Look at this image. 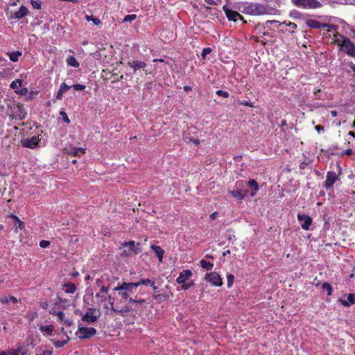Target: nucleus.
Segmentation results:
<instances>
[{"instance_id":"obj_39","label":"nucleus","mask_w":355,"mask_h":355,"mask_svg":"<svg viewBox=\"0 0 355 355\" xmlns=\"http://www.w3.org/2000/svg\"><path fill=\"white\" fill-rule=\"evenodd\" d=\"M26 317L29 321H33L37 317V312H28Z\"/></svg>"},{"instance_id":"obj_30","label":"nucleus","mask_w":355,"mask_h":355,"mask_svg":"<svg viewBox=\"0 0 355 355\" xmlns=\"http://www.w3.org/2000/svg\"><path fill=\"white\" fill-rule=\"evenodd\" d=\"M200 266L202 268L205 269L206 270H211L214 267V264L212 263L207 261L203 259L200 261Z\"/></svg>"},{"instance_id":"obj_62","label":"nucleus","mask_w":355,"mask_h":355,"mask_svg":"<svg viewBox=\"0 0 355 355\" xmlns=\"http://www.w3.org/2000/svg\"><path fill=\"white\" fill-rule=\"evenodd\" d=\"M58 311H55L53 309L49 311L50 314L57 315Z\"/></svg>"},{"instance_id":"obj_48","label":"nucleus","mask_w":355,"mask_h":355,"mask_svg":"<svg viewBox=\"0 0 355 355\" xmlns=\"http://www.w3.org/2000/svg\"><path fill=\"white\" fill-rule=\"evenodd\" d=\"M71 87H73V89L76 91H81L85 89V86L81 84H76L71 86Z\"/></svg>"},{"instance_id":"obj_46","label":"nucleus","mask_w":355,"mask_h":355,"mask_svg":"<svg viewBox=\"0 0 355 355\" xmlns=\"http://www.w3.org/2000/svg\"><path fill=\"white\" fill-rule=\"evenodd\" d=\"M216 94L224 98H227L229 96V93L223 90H217Z\"/></svg>"},{"instance_id":"obj_56","label":"nucleus","mask_w":355,"mask_h":355,"mask_svg":"<svg viewBox=\"0 0 355 355\" xmlns=\"http://www.w3.org/2000/svg\"><path fill=\"white\" fill-rule=\"evenodd\" d=\"M62 94H63V92H61L60 89H59L57 93V96H56L57 99L61 100L62 98Z\"/></svg>"},{"instance_id":"obj_61","label":"nucleus","mask_w":355,"mask_h":355,"mask_svg":"<svg viewBox=\"0 0 355 355\" xmlns=\"http://www.w3.org/2000/svg\"><path fill=\"white\" fill-rule=\"evenodd\" d=\"M345 154L347 155H351L352 154V149H347L345 151Z\"/></svg>"},{"instance_id":"obj_59","label":"nucleus","mask_w":355,"mask_h":355,"mask_svg":"<svg viewBox=\"0 0 355 355\" xmlns=\"http://www.w3.org/2000/svg\"><path fill=\"white\" fill-rule=\"evenodd\" d=\"M217 215H218V212H217V211H215V212H214L213 214H211V216H210V218H211V220H215V219H216V216H217Z\"/></svg>"},{"instance_id":"obj_50","label":"nucleus","mask_w":355,"mask_h":355,"mask_svg":"<svg viewBox=\"0 0 355 355\" xmlns=\"http://www.w3.org/2000/svg\"><path fill=\"white\" fill-rule=\"evenodd\" d=\"M49 245H50V241H49L42 240V241L40 242V246L42 248H47Z\"/></svg>"},{"instance_id":"obj_11","label":"nucleus","mask_w":355,"mask_h":355,"mask_svg":"<svg viewBox=\"0 0 355 355\" xmlns=\"http://www.w3.org/2000/svg\"><path fill=\"white\" fill-rule=\"evenodd\" d=\"M338 180V176L335 172H328L324 182V186L327 189H329L333 187L334 183Z\"/></svg>"},{"instance_id":"obj_49","label":"nucleus","mask_w":355,"mask_h":355,"mask_svg":"<svg viewBox=\"0 0 355 355\" xmlns=\"http://www.w3.org/2000/svg\"><path fill=\"white\" fill-rule=\"evenodd\" d=\"M132 252H131L128 248V250L126 249H124L123 250V252L121 253V256L122 257H130L132 254Z\"/></svg>"},{"instance_id":"obj_10","label":"nucleus","mask_w":355,"mask_h":355,"mask_svg":"<svg viewBox=\"0 0 355 355\" xmlns=\"http://www.w3.org/2000/svg\"><path fill=\"white\" fill-rule=\"evenodd\" d=\"M41 137L40 135L33 136L31 138H25L21 140V145L26 148H35L38 146Z\"/></svg>"},{"instance_id":"obj_14","label":"nucleus","mask_w":355,"mask_h":355,"mask_svg":"<svg viewBox=\"0 0 355 355\" xmlns=\"http://www.w3.org/2000/svg\"><path fill=\"white\" fill-rule=\"evenodd\" d=\"M40 331L42 333V335L44 336H49L53 334V332L54 331V326L53 324H38Z\"/></svg>"},{"instance_id":"obj_24","label":"nucleus","mask_w":355,"mask_h":355,"mask_svg":"<svg viewBox=\"0 0 355 355\" xmlns=\"http://www.w3.org/2000/svg\"><path fill=\"white\" fill-rule=\"evenodd\" d=\"M85 153V149L83 148H73L69 152V154L73 156H81Z\"/></svg>"},{"instance_id":"obj_43","label":"nucleus","mask_w":355,"mask_h":355,"mask_svg":"<svg viewBox=\"0 0 355 355\" xmlns=\"http://www.w3.org/2000/svg\"><path fill=\"white\" fill-rule=\"evenodd\" d=\"M137 17V15H135V14H132V15H126L124 19H123V21L124 22H128V21H133L134 19H135Z\"/></svg>"},{"instance_id":"obj_21","label":"nucleus","mask_w":355,"mask_h":355,"mask_svg":"<svg viewBox=\"0 0 355 355\" xmlns=\"http://www.w3.org/2000/svg\"><path fill=\"white\" fill-rule=\"evenodd\" d=\"M69 340H70V338L69 336H67V338H65L64 340H55L54 339H51V342L53 343V344L54 345V346L56 348L62 347L64 345L67 344Z\"/></svg>"},{"instance_id":"obj_15","label":"nucleus","mask_w":355,"mask_h":355,"mask_svg":"<svg viewBox=\"0 0 355 355\" xmlns=\"http://www.w3.org/2000/svg\"><path fill=\"white\" fill-rule=\"evenodd\" d=\"M224 10L229 20L236 21L239 19H243L242 16L238 12L226 8L225 7Z\"/></svg>"},{"instance_id":"obj_37","label":"nucleus","mask_w":355,"mask_h":355,"mask_svg":"<svg viewBox=\"0 0 355 355\" xmlns=\"http://www.w3.org/2000/svg\"><path fill=\"white\" fill-rule=\"evenodd\" d=\"M248 185L252 187L254 191H257L259 190V184L257 182L253 179L248 181Z\"/></svg>"},{"instance_id":"obj_19","label":"nucleus","mask_w":355,"mask_h":355,"mask_svg":"<svg viewBox=\"0 0 355 355\" xmlns=\"http://www.w3.org/2000/svg\"><path fill=\"white\" fill-rule=\"evenodd\" d=\"M338 302L344 306H349L355 303V294L350 293L347 295V300L339 299Z\"/></svg>"},{"instance_id":"obj_23","label":"nucleus","mask_w":355,"mask_h":355,"mask_svg":"<svg viewBox=\"0 0 355 355\" xmlns=\"http://www.w3.org/2000/svg\"><path fill=\"white\" fill-rule=\"evenodd\" d=\"M0 302L3 304H9L12 302V304L17 303L18 300L16 297L12 296H4L0 298Z\"/></svg>"},{"instance_id":"obj_58","label":"nucleus","mask_w":355,"mask_h":355,"mask_svg":"<svg viewBox=\"0 0 355 355\" xmlns=\"http://www.w3.org/2000/svg\"><path fill=\"white\" fill-rule=\"evenodd\" d=\"M288 26L291 28V29H295L297 28V25L295 24V23H292V22H289V24H288Z\"/></svg>"},{"instance_id":"obj_32","label":"nucleus","mask_w":355,"mask_h":355,"mask_svg":"<svg viewBox=\"0 0 355 355\" xmlns=\"http://www.w3.org/2000/svg\"><path fill=\"white\" fill-rule=\"evenodd\" d=\"M0 355H23L20 349H12L8 352H2Z\"/></svg>"},{"instance_id":"obj_40","label":"nucleus","mask_w":355,"mask_h":355,"mask_svg":"<svg viewBox=\"0 0 355 355\" xmlns=\"http://www.w3.org/2000/svg\"><path fill=\"white\" fill-rule=\"evenodd\" d=\"M227 286L229 288L232 287L234 280V276L232 274H229L227 276Z\"/></svg>"},{"instance_id":"obj_57","label":"nucleus","mask_w":355,"mask_h":355,"mask_svg":"<svg viewBox=\"0 0 355 355\" xmlns=\"http://www.w3.org/2000/svg\"><path fill=\"white\" fill-rule=\"evenodd\" d=\"M60 331L63 334V335L65 336V338H67V336L68 335V331L64 329V327L60 328Z\"/></svg>"},{"instance_id":"obj_27","label":"nucleus","mask_w":355,"mask_h":355,"mask_svg":"<svg viewBox=\"0 0 355 355\" xmlns=\"http://www.w3.org/2000/svg\"><path fill=\"white\" fill-rule=\"evenodd\" d=\"M21 85L22 80L21 79H15L10 83V87L15 91L18 90L21 87Z\"/></svg>"},{"instance_id":"obj_16","label":"nucleus","mask_w":355,"mask_h":355,"mask_svg":"<svg viewBox=\"0 0 355 355\" xmlns=\"http://www.w3.org/2000/svg\"><path fill=\"white\" fill-rule=\"evenodd\" d=\"M82 320L87 323H94L97 320V316L94 315V310L89 309L86 313L83 316Z\"/></svg>"},{"instance_id":"obj_29","label":"nucleus","mask_w":355,"mask_h":355,"mask_svg":"<svg viewBox=\"0 0 355 355\" xmlns=\"http://www.w3.org/2000/svg\"><path fill=\"white\" fill-rule=\"evenodd\" d=\"M8 55L9 58L12 62H17L19 59V57L21 55V53L20 51H15L12 53H8Z\"/></svg>"},{"instance_id":"obj_51","label":"nucleus","mask_w":355,"mask_h":355,"mask_svg":"<svg viewBox=\"0 0 355 355\" xmlns=\"http://www.w3.org/2000/svg\"><path fill=\"white\" fill-rule=\"evenodd\" d=\"M62 324L67 327H70L73 324V320L71 318H68Z\"/></svg>"},{"instance_id":"obj_18","label":"nucleus","mask_w":355,"mask_h":355,"mask_svg":"<svg viewBox=\"0 0 355 355\" xmlns=\"http://www.w3.org/2000/svg\"><path fill=\"white\" fill-rule=\"evenodd\" d=\"M128 65L133 69L134 72L135 73L138 69H144L146 67V64L141 61L134 60L132 62H129Z\"/></svg>"},{"instance_id":"obj_52","label":"nucleus","mask_w":355,"mask_h":355,"mask_svg":"<svg viewBox=\"0 0 355 355\" xmlns=\"http://www.w3.org/2000/svg\"><path fill=\"white\" fill-rule=\"evenodd\" d=\"M211 52V49L210 48H205L203 49L202 52V57L205 58L207 55L209 54Z\"/></svg>"},{"instance_id":"obj_34","label":"nucleus","mask_w":355,"mask_h":355,"mask_svg":"<svg viewBox=\"0 0 355 355\" xmlns=\"http://www.w3.org/2000/svg\"><path fill=\"white\" fill-rule=\"evenodd\" d=\"M152 281L149 279H141L140 281H139L138 282H135L133 283V284H136V289L137 288V287L141 284H144V285H151L152 284Z\"/></svg>"},{"instance_id":"obj_26","label":"nucleus","mask_w":355,"mask_h":355,"mask_svg":"<svg viewBox=\"0 0 355 355\" xmlns=\"http://www.w3.org/2000/svg\"><path fill=\"white\" fill-rule=\"evenodd\" d=\"M64 291L67 293H73L76 290V286L73 283H67L64 284Z\"/></svg>"},{"instance_id":"obj_1","label":"nucleus","mask_w":355,"mask_h":355,"mask_svg":"<svg viewBox=\"0 0 355 355\" xmlns=\"http://www.w3.org/2000/svg\"><path fill=\"white\" fill-rule=\"evenodd\" d=\"M113 291H117L118 295L122 300H128L130 303H143L145 302L144 300H136L131 297V295L136 292V284H133V283L123 282L114 287Z\"/></svg>"},{"instance_id":"obj_42","label":"nucleus","mask_w":355,"mask_h":355,"mask_svg":"<svg viewBox=\"0 0 355 355\" xmlns=\"http://www.w3.org/2000/svg\"><path fill=\"white\" fill-rule=\"evenodd\" d=\"M322 288L328 291V295H331L332 293L331 286L328 283H324L322 284Z\"/></svg>"},{"instance_id":"obj_60","label":"nucleus","mask_w":355,"mask_h":355,"mask_svg":"<svg viewBox=\"0 0 355 355\" xmlns=\"http://www.w3.org/2000/svg\"><path fill=\"white\" fill-rule=\"evenodd\" d=\"M241 105L252 107V104L248 101H243L240 103Z\"/></svg>"},{"instance_id":"obj_28","label":"nucleus","mask_w":355,"mask_h":355,"mask_svg":"<svg viewBox=\"0 0 355 355\" xmlns=\"http://www.w3.org/2000/svg\"><path fill=\"white\" fill-rule=\"evenodd\" d=\"M10 217H12L15 220V227L16 232H17L18 229L22 230L24 228V223L19 219V218L14 215H11Z\"/></svg>"},{"instance_id":"obj_9","label":"nucleus","mask_w":355,"mask_h":355,"mask_svg":"<svg viewBox=\"0 0 355 355\" xmlns=\"http://www.w3.org/2000/svg\"><path fill=\"white\" fill-rule=\"evenodd\" d=\"M205 279L216 286H220L223 284V280L220 275L216 272L207 273Z\"/></svg>"},{"instance_id":"obj_8","label":"nucleus","mask_w":355,"mask_h":355,"mask_svg":"<svg viewBox=\"0 0 355 355\" xmlns=\"http://www.w3.org/2000/svg\"><path fill=\"white\" fill-rule=\"evenodd\" d=\"M306 24L310 28H327V32L330 33L332 31H336V26L334 25H330L328 24H321L319 21L313 19L307 20Z\"/></svg>"},{"instance_id":"obj_41","label":"nucleus","mask_w":355,"mask_h":355,"mask_svg":"<svg viewBox=\"0 0 355 355\" xmlns=\"http://www.w3.org/2000/svg\"><path fill=\"white\" fill-rule=\"evenodd\" d=\"M31 3L35 9L38 10L41 8V3L38 0H31Z\"/></svg>"},{"instance_id":"obj_12","label":"nucleus","mask_w":355,"mask_h":355,"mask_svg":"<svg viewBox=\"0 0 355 355\" xmlns=\"http://www.w3.org/2000/svg\"><path fill=\"white\" fill-rule=\"evenodd\" d=\"M297 219L301 222V226L302 229L305 230L309 229V227L312 223V219L309 216L304 214H298Z\"/></svg>"},{"instance_id":"obj_45","label":"nucleus","mask_w":355,"mask_h":355,"mask_svg":"<svg viewBox=\"0 0 355 355\" xmlns=\"http://www.w3.org/2000/svg\"><path fill=\"white\" fill-rule=\"evenodd\" d=\"M15 92L21 96H24L28 93V89L26 87L21 88L18 90H15Z\"/></svg>"},{"instance_id":"obj_33","label":"nucleus","mask_w":355,"mask_h":355,"mask_svg":"<svg viewBox=\"0 0 355 355\" xmlns=\"http://www.w3.org/2000/svg\"><path fill=\"white\" fill-rule=\"evenodd\" d=\"M106 297L110 304V311H116V308L114 306L115 297L111 295H108Z\"/></svg>"},{"instance_id":"obj_13","label":"nucleus","mask_w":355,"mask_h":355,"mask_svg":"<svg viewBox=\"0 0 355 355\" xmlns=\"http://www.w3.org/2000/svg\"><path fill=\"white\" fill-rule=\"evenodd\" d=\"M28 13V8L24 6H21L18 11L10 14V19H20L27 15Z\"/></svg>"},{"instance_id":"obj_6","label":"nucleus","mask_w":355,"mask_h":355,"mask_svg":"<svg viewBox=\"0 0 355 355\" xmlns=\"http://www.w3.org/2000/svg\"><path fill=\"white\" fill-rule=\"evenodd\" d=\"M292 1L296 6L305 9H315L322 6L317 0H292Z\"/></svg>"},{"instance_id":"obj_55","label":"nucleus","mask_w":355,"mask_h":355,"mask_svg":"<svg viewBox=\"0 0 355 355\" xmlns=\"http://www.w3.org/2000/svg\"><path fill=\"white\" fill-rule=\"evenodd\" d=\"M315 129L319 134L324 132V128L321 125H316Z\"/></svg>"},{"instance_id":"obj_47","label":"nucleus","mask_w":355,"mask_h":355,"mask_svg":"<svg viewBox=\"0 0 355 355\" xmlns=\"http://www.w3.org/2000/svg\"><path fill=\"white\" fill-rule=\"evenodd\" d=\"M71 87V86H68L66 83H63L61 84L60 87L59 89L61 90L63 93L67 92L68 89H69Z\"/></svg>"},{"instance_id":"obj_25","label":"nucleus","mask_w":355,"mask_h":355,"mask_svg":"<svg viewBox=\"0 0 355 355\" xmlns=\"http://www.w3.org/2000/svg\"><path fill=\"white\" fill-rule=\"evenodd\" d=\"M67 64L69 66L77 68L79 67V62L73 56H69L66 60Z\"/></svg>"},{"instance_id":"obj_38","label":"nucleus","mask_w":355,"mask_h":355,"mask_svg":"<svg viewBox=\"0 0 355 355\" xmlns=\"http://www.w3.org/2000/svg\"><path fill=\"white\" fill-rule=\"evenodd\" d=\"M57 316L60 322L63 323L69 317H67L65 313L62 311H59L57 313Z\"/></svg>"},{"instance_id":"obj_53","label":"nucleus","mask_w":355,"mask_h":355,"mask_svg":"<svg viewBox=\"0 0 355 355\" xmlns=\"http://www.w3.org/2000/svg\"><path fill=\"white\" fill-rule=\"evenodd\" d=\"M60 114H61V115L62 116L63 120H64L66 123H70V120H69V119L68 118L67 114L64 112H62Z\"/></svg>"},{"instance_id":"obj_64","label":"nucleus","mask_w":355,"mask_h":355,"mask_svg":"<svg viewBox=\"0 0 355 355\" xmlns=\"http://www.w3.org/2000/svg\"><path fill=\"white\" fill-rule=\"evenodd\" d=\"M150 286L153 288V289L155 291L157 289V287L155 285V282H153Z\"/></svg>"},{"instance_id":"obj_35","label":"nucleus","mask_w":355,"mask_h":355,"mask_svg":"<svg viewBox=\"0 0 355 355\" xmlns=\"http://www.w3.org/2000/svg\"><path fill=\"white\" fill-rule=\"evenodd\" d=\"M53 352L51 350H46L42 347H40L35 355H52Z\"/></svg>"},{"instance_id":"obj_54","label":"nucleus","mask_w":355,"mask_h":355,"mask_svg":"<svg viewBox=\"0 0 355 355\" xmlns=\"http://www.w3.org/2000/svg\"><path fill=\"white\" fill-rule=\"evenodd\" d=\"M99 293H104V294L107 295L108 293V288L105 287V286H101Z\"/></svg>"},{"instance_id":"obj_4","label":"nucleus","mask_w":355,"mask_h":355,"mask_svg":"<svg viewBox=\"0 0 355 355\" xmlns=\"http://www.w3.org/2000/svg\"><path fill=\"white\" fill-rule=\"evenodd\" d=\"M10 116L15 119L22 120L26 116L24 105L19 103L14 102L8 106Z\"/></svg>"},{"instance_id":"obj_22","label":"nucleus","mask_w":355,"mask_h":355,"mask_svg":"<svg viewBox=\"0 0 355 355\" xmlns=\"http://www.w3.org/2000/svg\"><path fill=\"white\" fill-rule=\"evenodd\" d=\"M230 194L232 197L239 200H242L245 197V192L241 190H232L230 191Z\"/></svg>"},{"instance_id":"obj_7","label":"nucleus","mask_w":355,"mask_h":355,"mask_svg":"<svg viewBox=\"0 0 355 355\" xmlns=\"http://www.w3.org/2000/svg\"><path fill=\"white\" fill-rule=\"evenodd\" d=\"M96 333V330L94 327H78L76 335L81 340L89 338L94 336Z\"/></svg>"},{"instance_id":"obj_44","label":"nucleus","mask_w":355,"mask_h":355,"mask_svg":"<svg viewBox=\"0 0 355 355\" xmlns=\"http://www.w3.org/2000/svg\"><path fill=\"white\" fill-rule=\"evenodd\" d=\"M113 313H119L122 316H125L126 313L128 312V310L126 309H116V311H111Z\"/></svg>"},{"instance_id":"obj_2","label":"nucleus","mask_w":355,"mask_h":355,"mask_svg":"<svg viewBox=\"0 0 355 355\" xmlns=\"http://www.w3.org/2000/svg\"><path fill=\"white\" fill-rule=\"evenodd\" d=\"M331 42L337 44L348 55L355 58V44L347 37L338 33H334Z\"/></svg>"},{"instance_id":"obj_31","label":"nucleus","mask_w":355,"mask_h":355,"mask_svg":"<svg viewBox=\"0 0 355 355\" xmlns=\"http://www.w3.org/2000/svg\"><path fill=\"white\" fill-rule=\"evenodd\" d=\"M85 19L87 21H92L96 26H98L101 24V20L97 17H94L93 15H86Z\"/></svg>"},{"instance_id":"obj_5","label":"nucleus","mask_w":355,"mask_h":355,"mask_svg":"<svg viewBox=\"0 0 355 355\" xmlns=\"http://www.w3.org/2000/svg\"><path fill=\"white\" fill-rule=\"evenodd\" d=\"M192 275L193 273L190 270H184L180 273L176 282L182 285L183 290H187L193 285V282L190 281Z\"/></svg>"},{"instance_id":"obj_36","label":"nucleus","mask_w":355,"mask_h":355,"mask_svg":"<svg viewBox=\"0 0 355 355\" xmlns=\"http://www.w3.org/2000/svg\"><path fill=\"white\" fill-rule=\"evenodd\" d=\"M106 294L101 293H97L95 295V297L98 299V302H103L105 300H107Z\"/></svg>"},{"instance_id":"obj_17","label":"nucleus","mask_w":355,"mask_h":355,"mask_svg":"<svg viewBox=\"0 0 355 355\" xmlns=\"http://www.w3.org/2000/svg\"><path fill=\"white\" fill-rule=\"evenodd\" d=\"M139 245V244L137 243V245H136L135 242L134 241H130L129 242H124L122 244V247L123 248H128L131 252H132L133 254H138L139 252V250L137 248V246Z\"/></svg>"},{"instance_id":"obj_20","label":"nucleus","mask_w":355,"mask_h":355,"mask_svg":"<svg viewBox=\"0 0 355 355\" xmlns=\"http://www.w3.org/2000/svg\"><path fill=\"white\" fill-rule=\"evenodd\" d=\"M150 248L154 251L155 254L157 256L159 261L162 262L164 251L161 248V247L155 245H151Z\"/></svg>"},{"instance_id":"obj_63","label":"nucleus","mask_w":355,"mask_h":355,"mask_svg":"<svg viewBox=\"0 0 355 355\" xmlns=\"http://www.w3.org/2000/svg\"><path fill=\"white\" fill-rule=\"evenodd\" d=\"M41 306L43 309H47L48 304L46 302H43V303L41 304Z\"/></svg>"},{"instance_id":"obj_3","label":"nucleus","mask_w":355,"mask_h":355,"mask_svg":"<svg viewBox=\"0 0 355 355\" xmlns=\"http://www.w3.org/2000/svg\"><path fill=\"white\" fill-rule=\"evenodd\" d=\"M241 10L248 15H260L266 13V8L261 4L244 3L241 6Z\"/></svg>"}]
</instances>
